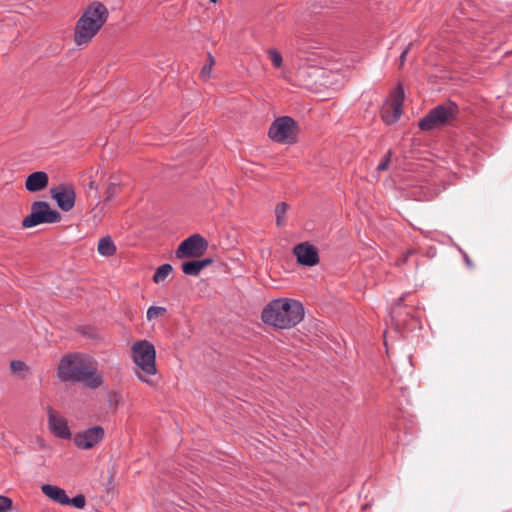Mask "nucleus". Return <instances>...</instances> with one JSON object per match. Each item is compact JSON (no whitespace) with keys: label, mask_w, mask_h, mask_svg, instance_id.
<instances>
[{"label":"nucleus","mask_w":512,"mask_h":512,"mask_svg":"<svg viewBox=\"0 0 512 512\" xmlns=\"http://www.w3.org/2000/svg\"><path fill=\"white\" fill-rule=\"evenodd\" d=\"M108 17L106 6L100 2L91 3L78 19L74 29V43L87 45L92 41Z\"/></svg>","instance_id":"nucleus-3"},{"label":"nucleus","mask_w":512,"mask_h":512,"mask_svg":"<svg viewBox=\"0 0 512 512\" xmlns=\"http://www.w3.org/2000/svg\"><path fill=\"white\" fill-rule=\"evenodd\" d=\"M268 135L277 143L293 144L297 141L298 124L289 116L279 117L271 124Z\"/></svg>","instance_id":"nucleus-7"},{"label":"nucleus","mask_w":512,"mask_h":512,"mask_svg":"<svg viewBox=\"0 0 512 512\" xmlns=\"http://www.w3.org/2000/svg\"><path fill=\"white\" fill-rule=\"evenodd\" d=\"M304 318L302 304L294 299L280 298L271 301L262 312V320L279 329L296 326Z\"/></svg>","instance_id":"nucleus-2"},{"label":"nucleus","mask_w":512,"mask_h":512,"mask_svg":"<svg viewBox=\"0 0 512 512\" xmlns=\"http://www.w3.org/2000/svg\"><path fill=\"white\" fill-rule=\"evenodd\" d=\"M121 396L118 392H111L108 396L109 405L113 408H116L120 403Z\"/></svg>","instance_id":"nucleus-28"},{"label":"nucleus","mask_w":512,"mask_h":512,"mask_svg":"<svg viewBox=\"0 0 512 512\" xmlns=\"http://www.w3.org/2000/svg\"><path fill=\"white\" fill-rule=\"evenodd\" d=\"M208 248V242L200 234H193L178 246L176 250V257L179 259L184 258H197L202 256Z\"/></svg>","instance_id":"nucleus-9"},{"label":"nucleus","mask_w":512,"mask_h":512,"mask_svg":"<svg viewBox=\"0 0 512 512\" xmlns=\"http://www.w3.org/2000/svg\"><path fill=\"white\" fill-rule=\"evenodd\" d=\"M104 429L100 426H94L77 433L74 436V443L80 449H91L104 438Z\"/></svg>","instance_id":"nucleus-10"},{"label":"nucleus","mask_w":512,"mask_h":512,"mask_svg":"<svg viewBox=\"0 0 512 512\" xmlns=\"http://www.w3.org/2000/svg\"><path fill=\"white\" fill-rule=\"evenodd\" d=\"M70 504L78 509H82L85 507L86 500L83 495H77L74 498L70 499Z\"/></svg>","instance_id":"nucleus-27"},{"label":"nucleus","mask_w":512,"mask_h":512,"mask_svg":"<svg viewBox=\"0 0 512 512\" xmlns=\"http://www.w3.org/2000/svg\"><path fill=\"white\" fill-rule=\"evenodd\" d=\"M106 204L107 202L98 200L94 205L91 206L89 210V219L93 225H99L105 217L106 214Z\"/></svg>","instance_id":"nucleus-18"},{"label":"nucleus","mask_w":512,"mask_h":512,"mask_svg":"<svg viewBox=\"0 0 512 512\" xmlns=\"http://www.w3.org/2000/svg\"><path fill=\"white\" fill-rule=\"evenodd\" d=\"M166 312V308L160 306H151L147 310V320L151 321L162 316Z\"/></svg>","instance_id":"nucleus-24"},{"label":"nucleus","mask_w":512,"mask_h":512,"mask_svg":"<svg viewBox=\"0 0 512 512\" xmlns=\"http://www.w3.org/2000/svg\"><path fill=\"white\" fill-rule=\"evenodd\" d=\"M47 412L48 427L51 433L56 437L69 439L71 437V431L67 425L66 419L51 407H48Z\"/></svg>","instance_id":"nucleus-12"},{"label":"nucleus","mask_w":512,"mask_h":512,"mask_svg":"<svg viewBox=\"0 0 512 512\" xmlns=\"http://www.w3.org/2000/svg\"><path fill=\"white\" fill-rule=\"evenodd\" d=\"M59 208L65 212L70 211L75 205V189L72 185H60L51 190Z\"/></svg>","instance_id":"nucleus-11"},{"label":"nucleus","mask_w":512,"mask_h":512,"mask_svg":"<svg viewBox=\"0 0 512 512\" xmlns=\"http://www.w3.org/2000/svg\"><path fill=\"white\" fill-rule=\"evenodd\" d=\"M61 220V214L51 208L45 201H35L31 205V212L23 221L24 228H32L41 224L57 223Z\"/></svg>","instance_id":"nucleus-6"},{"label":"nucleus","mask_w":512,"mask_h":512,"mask_svg":"<svg viewBox=\"0 0 512 512\" xmlns=\"http://www.w3.org/2000/svg\"><path fill=\"white\" fill-rule=\"evenodd\" d=\"M412 44H409L400 55L399 66L402 67Z\"/></svg>","instance_id":"nucleus-32"},{"label":"nucleus","mask_w":512,"mask_h":512,"mask_svg":"<svg viewBox=\"0 0 512 512\" xmlns=\"http://www.w3.org/2000/svg\"><path fill=\"white\" fill-rule=\"evenodd\" d=\"M49 177L44 171H37L30 174L25 181V188L29 192H38L47 187Z\"/></svg>","instance_id":"nucleus-15"},{"label":"nucleus","mask_w":512,"mask_h":512,"mask_svg":"<svg viewBox=\"0 0 512 512\" xmlns=\"http://www.w3.org/2000/svg\"><path fill=\"white\" fill-rule=\"evenodd\" d=\"M458 107L453 102H447L433 108L419 121V128L423 131H430L450 124L456 119Z\"/></svg>","instance_id":"nucleus-5"},{"label":"nucleus","mask_w":512,"mask_h":512,"mask_svg":"<svg viewBox=\"0 0 512 512\" xmlns=\"http://www.w3.org/2000/svg\"><path fill=\"white\" fill-rule=\"evenodd\" d=\"M131 352L134 363L140 369V371H136L137 378L142 382L153 385V382L146 375L151 376L157 373L154 345L147 340H140L132 345Z\"/></svg>","instance_id":"nucleus-4"},{"label":"nucleus","mask_w":512,"mask_h":512,"mask_svg":"<svg viewBox=\"0 0 512 512\" xmlns=\"http://www.w3.org/2000/svg\"><path fill=\"white\" fill-rule=\"evenodd\" d=\"M121 190L120 183L113 177L110 178V181L107 185L106 191H105V202H110Z\"/></svg>","instance_id":"nucleus-20"},{"label":"nucleus","mask_w":512,"mask_h":512,"mask_svg":"<svg viewBox=\"0 0 512 512\" xmlns=\"http://www.w3.org/2000/svg\"><path fill=\"white\" fill-rule=\"evenodd\" d=\"M10 368L15 373L22 372V371H28L26 364L19 360L12 361L10 364Z\"/></svg>","instance_id":"nucleus-26"},{"label":"nucleus","mask_w":512,"mask_h":512,"mask_svg":"<svg viewBox=\"0 0 512 512\" xmlns=\"http://www.w3.org/2000/svg\"><path fill=\"white\" fill-rule=\"evenodd\" d=\"M210 2H212V3H216V2H217V0H210Z\"/></svg>","instance_id":"nucleus-35"},{"label":"nucleus","mask_w":512,"mask_h":512,"mask_svg":"<svg viewBox=\"0 0 512 512\" xmlns=\"http://www.w3.org/2000/svg\"><path fill=\"white\" fill-rule=\"evenodd\" d=\"M464 259H465L466 264L471 267L472 266V262H471L470 258L468 257V255L465 254L464 255Z\"/></svg>","instance_id":"nucleus-34"},{"label":"nucleus","mask_w":512,"mask_h":512,"mask_svg":"<svg viewBox=\"0 0 512 512\" xmlns=\"http://www.w3.org/2000/svg\"><path fill=\"white\" fill-rule=\"evenodd\" d=\"M12 506L10 498L0 495V512L8 511Z\"/></svg>","instance_id":"nucleus-29"},{"label":"nucleus","mask_w":512,"mask_h":512,"mask_svg":"<svg viewBox=\"0 0 512 512\" xmlns=\"http://www.w3.org/2000/svg\"><path fill=\"white\" fill-rule=\"evenodd\" d=\"M41 490L48 498L57 503L62 505L70 504V498L66 495L65 491L58 486L44 484L41 487Z\"/></svg>","instance_id":"nucleus-16"},{"label":"nucleus","mask_w":512,"mask_h":512,"mask_svg":"<svg viewBox=\"0 0 512 512\" xmlns=\"http://www.w3.org/2000/svg\"><path fill=\"white\" fill-rule=\"evenodd\" d=\"M57 374L61 381L82 382L91 389H96L103 383L94 359L81 354L64 356L58 365Z\"/></svg>","instance_id":"nucleus-1"},{"label":"nucleus","mask_w":512,"mask_h":512,"mask_svg":"<svg viewBox=\"0 0 512 512\" xmlns=\"http://www.w3.org/2000/svg\"><path fill=\"white\" fill-rule=\"evenodd\" d=\"M308 79L306 85L310 88L317 89L318 87H333L335 82L332 80H324L327 70L319 67H308L303 71Z\"/></svg>","instance_id":"nucleus-14"},{"label":"nucleus","mask_w":512,"mask_h":512,"mask_svg":"<svg viewBox=\"0 0 512 512\" xmlns=\"http://www.w3.org/2000/svg\"><path fill=\"white\" fill-rule=\"evenodd\" d=\"M324 80H332L335 82V85H337L339 80V73L327 70V74H325Z\"/></svg>","instance_id":"nucleus-30"},{"label":"nucleus","mask_w":512,"mask_h":512,"mask_svg":"<svg viewBox=\"0 0 512 512\" xmlns=\"http://www.w3.org/2000/svg\"><path fill=\"white\" fill-rule=\"evenodd\" d=\"M89 188H90V189H94V190H95V192H96V194H98V188H97L96 183H95L94 181H91V182L89 183Z\"/></svg>","instance_id":"nucleus-33"},{"label":"nucleus","mask_w":512,"mask_h":512,"mask_svg":"<svg viewBox=\"0 0 512 512\" xmlns=\"http://www.w3.org/2000/svg\"><path fill=\"white\" fill-rule=\"evenodd\" d=\"M286 212H287V204L286 203L281 202L276 206L275 213H276L277 225L282 224V221L285 217Z\"/></svg>","instance_id":"nucleus-25"},{"label":"nucleus","mask_w":512,"mask_h":512,"mask_svg":"<svg viewBox=\"0 0 512 512\" xmlns=\"http://www.w3.org/2000/svg\"><path fill=\"white\" fill-rule=\"evenodd\" d=\"M404 97V90L401 85H398L393 90L391 98L383 105L381 110V118L386 124L392 125L400 119Z\"/></svg>","instance_id":"nucleus-8"},{"label":"nucleus","mask_w":512,"mask_h":512,"mask_svg":"<svg viewBox=\"0 0 512 512\" xmlns=\"http://www.w3.org/2000/svg\"><path fill=\"white\" fill-rule=\"evenodd\" d=\"M268 57L275 68H281L283 64L282 55L274 48L267 50Z\"/></svg>","instance_id":"nucleus-23"},{"label":"nucleus","mask_w":512,"mask_h":512,"mask_svg":"<svg viewBox=\"0 0 512 512\" xmlns=\"http://www.w3.org/2000/svg\"><path fill=\"white\" fill-rule=\"evenodd\" d=\"M214 65H215V59L210 53H208L207 64L202 67L201 72H200V77L203 80H207L210 77L212 67Z\"/></svg>","instance_id":"nucleus-22"},{"label":"nucleus","mask_w":512,"mask_h":512,"mask_svg":"<svg viewBox=\"0 0 512 512\" xmlns=\"http://www.w3.org/2000/svg\"><path fill=\"white\" fill-rule=\"evenodd\" d=\"M293 253L299 264L314 266L319 262V255L316 248L308 242H303L293 248Z\"/></svg>","instance_id":"nucleus-13"},{"label":"nucleus","mask_w":512,"mask_h":512,"mask_svg":"<svg viewBox=\"0 0 512 512\" xmlns=\"http://www.w3.org/2000/svg\"><path fill=\"white\" fill-rule=\"evenodd\" d=\"M97 251L102 256H112L116 253V246L110 236L102 237L98 241Z\"/></svg>","instance_id":"nucleus-19"},{"label":"nucleus","mask_w":512,"mask_h":512,"mask_svg":"<svg viewBox=\"0 0 512 512\" xmlns=\"http://www.w3.org/2000/svg\"><path fill=\"white\" fill-rule=\"evenodd\" d=\"M391 152L389 151L385 159L378 165V170H386L390 162Z\"/></svg>","instance_id":"nucleus-31"},{"label":"nucleus","mask_w":512,"mask_h":512,"mask_svg":"<svg viewBox=\"0 0 512 512\" xmlns=\"http://www.w3.org/2000/svg\"><path fill=\"white\" fill-rule=\"evenodd\" d=\"M212 263L213 260L211 258L184 262L182 264V271L184 274L189 276H198L204 268Z\"/></svg>","instance_id":"nucleus-17"},{"label":"nucleus","mask_w":512,"mask_h":512,"mask_svg":"<svg viewBox=\"0 0 512 512\" xmlns=\"http://www.w3.org/2000/svg\"><path fill=\"white\" fill-rule=\"evenodd\" d=\"M172 270L173 267L170 264H163L159 266L153 275V281L155 283H161L165 281V279L170 275Z\"/></svg>","instance_id":"nucleus-21"}]
</instances>
